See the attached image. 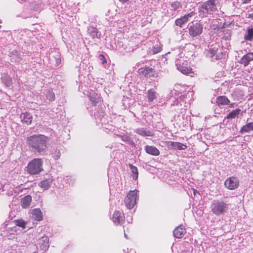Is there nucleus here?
<instances>
[{"mask_svg": "<svg viewBox=\"0 0 253 253\" xmlns=\"http://www.w3.org/2000/svg\"><path fill=\"white\" fill-rule=\"evenodd\" d=\"M47 137L42 134H34L26 138V143L29 149L35 152L41 153L47 148Z\"/></svg>", "mask_w": 253, "mask_h": 253, "instance_id": "f257e3e1", "label": "nucleus"}, {"mask_svg": "<svg viewBox=\"0 0 253 253\" xmlns=\"http://www.w3.org/2000/svg\"><path fill=\"white\" fill-rule=\"evenodd\" d=\"M42 165V159L35 158L28 163L26 167L27 171L31 175L39 174L43 170Z\"/></svg>", "mask_w": 253, "mask_h": 253, "instance_id": "f03ea898", "label": "nucleus"}, {"mask_svg": "<svg viewBox=\"0 0 253 253\" xmlns=\"http://www.w3.org/2000/svg\"><path fill=\"white\" fill-rule=\"evenodd\" d=\"M216 0H208L204 2L199 8V12L200 15L202 17H206L209 14L215 12L217 8L215 4Z\"/></svg>", "mask_w": 253, "mask_h": 253, "instance_id": "7ed1b4c3", "label": "nucleus"}, {"mask_svg": "<svg viewBox=\"0 0 253 253\" xmlns=\"http://www.w3.org/2000/svg\"><path fill=\"white\" fill-rule=\"evenodd\" d=\"M228 210V204L223 201H216L211 205V212L216 215L223 214Z\"/></svg>", "mask_w": 253, "mask_h": 253, "instance_id": "20e7f679", "label": "nucleus"}, {"mask_svg": "<svg viewBox=\"0 0 253 253\" xmlns=\"http://www.w3.org/2000/svg\"><path fill=\"white\" fill-rule=\"evenodd\" d=\"M138 190L130 191L125 198L124 202L126 206L129 209H132L136 203Z\"/></svg>", "mask_w": 253, "mask_h": 253, "instance_id": "39448f33", "label": "nucleus"}, {"mask_svg": "<svg viewBox=\"0 0 253 253\" xmlns=\"http://www.w3.org/2000/svg\"><path fill=\"white\" fill-rule=\"evenodd\" d=\"M203 30V25L199 22L192 23L188 27V33L192 37H196L200 35Z\"/></svg>", "mask_w": 253, "mask_h": 253, "instance_id": "423d86ee", "label": "nucleus"}, {"mask_svg": "<svg viewBox=\"0 0 253 253\" xmlns=\"http://www.w3.org/2000/svg\"><path fill=\"white\" fill-rule=\"evenodd\" d=\"M137 72L140 76L147 79L154 77L156 74V71L154 68L150 67L148 66H145L139 68Z\"/></svg>", "mask_w": 253, "mask_h": 253, "instance_id": "0eeeda50", "label": "nucleus"}, {"mask_svg": "<svg viewBox=\"0 0 253 253\" xmlns=\"http://www.w3.org/2000/svg\"><path fill=\"white\" fill-rule=\"evenodd\" d=\"M224 185L228 189L234 190L239 187V181L237 177L231 176L226 179Z\"/></svg>", "mask_w": 253, "mask_h": 253, "instance_id": "6e6552de", "label": "nucleus"}, {"mask_svg": "<svg viewBox=\"0 0 253 253\" xmlns=\"http://www.w3.org/2000/svg\"><path fill=\"white\" fill-rule=\"evenodd\" d=\"M194 15L195 12L194 11H192L180 18L176 19L175 21V24L177 26L181 28L189 21V18L193 17Z\"/></svg>", "mask_w": 253, "mask_h": 253, "instance_id": "1a4fd4ad", "label": "nucleus"}, {"mask_svg": "<svg viewBox=\"0 0 253 253\" xmlns=\"http://www.w3.org/2000/svg\"><path fill=\"white\" fill-rule=\"evenodd\" d=\"M125 217L124 213L120 211H116L112 216L113 222L117 224H122L125 222Z\"/></svg>", "mask_w": 253, "mask_h": 253, "instance_id": "9d476101", "label": "nucleus"}, {"mask_svg": "<svg viewBox=\"0 0 253 253\" xmlns=\"http://www.w3.org/2000/svg\"><path fill=\"white\" fill-rule=\"evenodd\" d=\"M20 119L21 122L25 125H30L33 121V116L32 115L28 112H25L21 113L20 115Z\"/></svg>", "mask_w": 253, "mask_h": 253, "instance_id": "9b49d317", "label": "nucleus"}, {"mask_svg": "<svg viewBox=\"0 0 253 253\" xmlns=\"http://www.w3.org/2000/svg\"><path fill=\"white\" fill-rule=\"evenodd\" d=\"M166 144L168 148L172 149H177L179 150H185L187 148V145L179 142L166 141Z\"/></svg>", "mask_w": 253, "mask_h": 253, "instance_id": "f8f14e48", "label": "nucleus"}, {"mask_svg": "<svg viewBox=\"0 0 253 253\" xmlns=\"http://www.w3.org/2000/svg\"><path fill=\"white\" fill-rule=\"evenodd\" d=\"M185 233L186 229L185 227L183 225H180L174 229L173 234L174 237L176 238H181Z\"/></svg>", "mask_w": 253, "mask_h": 253, "instance_id": "ddd939ff", "label": "nucleus"}, {"mask_svg": "<svg viewBox=\"0 0 253 253\" xmlns=\"http://www.w3.org/2000/svg\"><path fill=\"white\" fill-rule=\"evenodd\" d=\"M253 60V53H248L244 55L240 59L239 63L244 65V66H248L250 62Z\"/></svg>", "mask_w": 253, "mask_h": 253, "instance_id": "4468645a", "label": "nucleus"}, {"mask_svg": "<svg viewBox=\"0 0 253 253\" xmlns=\"http://www.w3.org/2000/svg\"><path fill=\"white\" fill-rule=\"evenodd\" d=\"M177 69L181 73L185 75H187L191 73L194 74V72L192 71V69L191 67L187 64H184L183 63L182 65H179L177 67Z\"/></svg>", "mask_w": 253, "mask_h": 253, "instance_id": "2eb2a0df", "label": "nucleus"}, {"mask_svg": "<svg viewBox=\"0 0 253 253\" xmlns=\"http://www.w3.org/2000/svg\"><path fill=\"white\" fill-rule=\"evenodd\" d=\"M145 150L147 154L153 156H157L159 155L160 153L159 150L154 146L147 145L145 146Z\"/></svg>", "mask_w": 253, "mask_h": 253, "instance_id": "dca6fc26", "label": "nucleus"}, {"mask_svg": "<svg viewBox=\"0 0 253 253\" xmlns=\"http://www.w3.org/2000/svg\"><path fill=\"white\" fill-rule=\"evenodd\" d=\"M229 103V99L224 95L218 96L216 100V103L218 106L228 105Z\"/></svg>", "mask_w": 253, "mask_h": 253, "instance_id": "f3484780", "label": "nucleus"}, {"mask_svg": "<svg viewBox=\"0 0 253 253\" xmlns=\"http://www.w3.org/2000/svg\"><path fill=\"white\" fill-rule=\"evenodd\" d=\"M32 202V197L30 195H27L22 198L21 200L22 207L25 209L29 207Z\"/></svg>", "mask_w": 253, "mask_h": 253, "instance_id": "a211bd4d", "label": "nucleus"}, {"mask_svg": "<svg viewBox=\"0 0 253 253\" xmlns=\"http://www.w3.org/2000/svg\"><path fill=\"white\" fill-rule=\"evenodd\" d=\"M32 214L35 220L40 221L42 220V213L39 209L33 210Z\"/></svg>", "mask_w": 253, "mask_h": 253, "instance_id": "6ab92c4d", "label": "nucleus"}, {"mask_svg": "<svg viewBox=\"0 0 253 253\" xmlns=\"http://www.w3.org/2000/svg\"><path fill=\"white\" fill-rule=\"evenodd\" d=\"M136 132L143 136H152L154 133L150 130H148L144 128H138L136 130Z\"/></svg>", "mask_w": 253, "mask_h": 253, "instance_id": "aec40b11", "label": "nucleus"}, {"mask_svg": "<svg viewBox=\"0 0 253 253\" xmlns=\"http://www.w3.org/2000/svg\"><path fill=\"white\" fill-rule=\"evenodd\" d=\"M88 31L90 36L93 38H99L100 37V34L96 28L93 27H90L88 28Z\"/></svg>", "mask_w": 253, "mask_h": 253, "instance_id": "412c9836", "label": "nucleus"}, {"mask_svg": "<svg viewBox=\"0 0 253 253\" xmlns=\"http://www.w3.org/2000/svg\"><path fill=\"white\" fill-rule=\"evenodd\" d=\"M253 130V122H251L244 125L240 130V132L241 133L244 132H248L250 131Z\"/></svg>", "mask_w": 253, "mask_h": 253, "instance_id": "4be33fe9", "label": "nucleus"}, {"mask_svg": "<svg viewBox=\"0 0 253 253\" xmlns=\"http://www.w3.org/2000/svg\"><path fill=\"white\" fill-rule=\"evenodd\" d=\"M129 167L132 172L131 176L132 178L135 180H137L138 177V171L137 167L132 164H129Z\"/></svg>", "mask_w": 253, "mask_h": 253, "instance_id": "5701e85b", "label": "nucleus"}, {"mask_svg": "<svg viewBox=\"0 0 253 253\" xmlns=\"http://www.w3.org/2000/svg\"><path fill=\"white\" fill-rule=\"evenodd\" d=\"M51 183V180H50L49 179H45L40 182L39 184V186L45 190L48 189L50 187Z\"/></svg>", "mask_w": 253, "mask_h": 253, "instance_id": "b1692460", "label": "nucleus"}, {"mask_svg": "<svg viewBox=\"0 0 253 253\" xmlns=\"http://www.w3.org/2000/svg\"><path fill=\"white\" fill-rule=\"evenodd\" d=\"M241 109L239 108L233 110L230 113H229V114L226 116V118L227 119H234L239 115Z\"/></svg>", "mask_w": 253, "mask_h": 253, "instance_id": "393cba45", "label": "nucleus"}, {"mask_svg": "<svg viewBox=\"0 0 253 253\" xmlns=\"http://www.w3.org/2000/svg\"><path fill=\"white\" fill-rule=\"evenodd\" d=\"M147 94L149 101L152 102L156 98L157 92L152 89H150L147 91Z\"/></svg>", "mask_w": 253, "mask_h": 253, "instance_id": "a878e982", "label": "nucleus"}, {"mask_svg": "<svg viewBox=\"0 0 253 253\" xmlns=\"http://www.w3.org/2000/svg\"><path fill=\"white\" fill-rule=\"evenodd\" d=\"M244 39L249 41L253 40V28L248 29V33L244 36Z\"/></svg>", "mask_w": 253, "mask_h": 253, "instance_id": "bb28decb", "label": "nucleus"}, {"mask_svg": "<svg viewBox=\"0 0 253 253\" xmlns=\"http://www.w3.org/2000/svg\"><path fill=\"white\" fill-rule=\"evenodd\" d=\"M89 100L93 105H96L100 100L99 96L97 94H94L93 96H89Z\"/></svg>", "mask_w": 253, "mask_h": 253, "instance_id": "cd10ccee", "label": "nucleus"}, {"mask_svg": "<svg viewBox=\"0 0 253 253\" xmlns=\"http://www.w3.org/2000/svg\"><path fill=\"white\" fill-rule=\"evenodd\" d=\"M2 82L6 86H10L12 84V79L8 76H5L2 78Z\"/></svg>", "mask_w": 253, "mask_h": 253, "instance_id": "c85d7f7f", "label": "nucleus"}, {"mask_svg": "<svg viewBox=\"0 0 253 253\" xmlns=\"http://www.w3.org/2000/svg\"><path fill=\"white\" fill-rule=\"evenodd\" d=\"M14 222L16 226L22 227L23 229L26 228V222L22 219L15 220Z\"/></svg>", "mask_w": 253, "mask_h": 253, "instance_id": "c756f323", "label": "nucleus"}, {"mask_svg": "<svg viewBox=\"0 0 253 253\" xmlns=\"http://www.w3.org/2000/svg\"><path fill=\"white\" fill-rule=\"evenodd\" d=\"M171 6L174 10H176L181 6V2L177 1H175L171 3Z\"/></svg>", "mask_w": 253, "mask_h": 253, "instance_id": "7c9ffc66", "label": "nucleus"}, {"mask_svg": "<svg viewBox=\"0 0 253 253\" xmlns=\"http://www.w3.org/2000/svg\"><path fill=\"white\" fill-rule=\"evenodd\" d=\"M162 50V46L161 45H157L154 46L152 48V51L154 53H158L161 51Z\"/></svg>", "mask_w": 253, "mask_h": 253, "instance_id": "2f4dec72", "label": "nucleus"}, {"mask_svg": "<svg viewBox=\"0 0 253 253\" xmlns=\"http://www.w3.org/2000/svg\"><path fill=\"white\" fill-rule=\"evenodd\" d=\"M99 59L101 61L103 64H106L107 63V61L105 58V56L103 54L99 55Z\"/></svg>", "mask_w": 253, "mask_h": 253, "instance_id": "473e14b6", "label": "nucleus"}, {"mask_svg": "<svg viewBox=\"0 0 253 253\" xmlns=\"http://www.w3.org/2000/svg\"><path fill=\"white\" fill-rule=\"evenodd\" d=\"M119 137H120L122 138V140L124 141H127L129 140V138L126 135H124L123 136L120 135H117Z\"/></svg>", "mask_w": 253, "mask_h": 253, "instance_id": "72a5a7b5", "label": "nucleus"}, {"mask_svg": "<svg viewBox=\"0 0 253 253\" xmlns=\"http://www.w3.org/2000/svg\"><path fill=\"white\" fill-rule=\"evenodd\" d=\"M125 253H136V251L133 249H127V251Z\"/></svg>", "mask_w": 253, "mask_h": 253, "instance_id": "f704fd0d", "label": "nucleus"}, {"mask_svg": "<svg viewBox=\"0 0 253 253\" xmlns=\"http://www.w3.org/2000/svg\"><path fill=\"white\" fill-rule=\"evenodd\" d=\"M252 0H242V4L249 3Z\"/></svg>", "mask_w": 253, "mask_h": 253, "instance_id": "c9c22d12", "label": "nucleus"}, {"mask_svg": "<svg viewBox=\"0 0 253 253\" xmlns=\"http://www.w3.org/2000/svg\"><path fill=\"white\" fill-rule=\"evenodd\" d=\"M119 0L122 2L124 3V2L128 1L129 0Z\"/></svg>", "mask_w": 253, "mask_h": 253, "instance_id": "e433bc0d", "label": "nucleus"}, {"mask_svg": "<svg viewBox=\"0 0 253 253\" xmlns=\"http://www.w3.org/2000/svg\"><path fill=\"white\" fill-rule=\"evenodd\" d=\"M250 17L253 18V14L250 15Z\"/></svg>", "mask_w": 253, "mask_h": 253, "instance_id": "4c0bfd02", "label": "nucleus"}, {"mask_svg": "<svg viewBox=\"0 0 253 253\" xmlns=\"http://www.w3.org/2000/svg\"><path fill=\"white\" fill-rule=\"evenodd\" d=\"M52 96H53V97H52V98H53V99H54V94H52Z\"/></svg>", "mask_w": 253, "mask_h": 253, "instance_id": "58836bf2", "label": "nucleus"}, {"mask_svg": "<svg viewBox=\"0 0 253 253\" xmlns=\"http://www.w3.org/2000/svg\"><path fill=\"white\" fill-rule=\"evenodd\" d=\"M56 151L57 152L58 154H59V153H60V151H59V150H57V151Z\"/></svg>", "mask_w": 253, "mask_h": 253, "instance_id": "ea45409f", "label": "nucleus"}, {"mask_svg": "<svg viewBox=\"0 0 253 253\" xmlns=\"http://www.w3.org/2000/svg\"><path fill=\"white\" fill-rule=\"evenodd\" d=\"M233 104H231L230 105V107H232V106H233Z\"/></svg>", "mask_w": 253, "mask_h": 253, "instance_id": "a19ab883", "label": "nucleus"}, {"mask_svg": "<svg viewBox=\"0 0 253 253\" xmlns=\"http://www.w3.org/2000/svg\"><path fill=\"white\" fill-rule=\"evenodd\" d=\"M1 27V26H0V28Z\"/></svg>", "mask_w": 253, "mask_h": 253, "instance_id": "79ce46f5", "label": "nucleus"}]
</instances>
